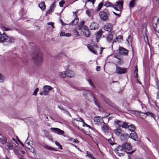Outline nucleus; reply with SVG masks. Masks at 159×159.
I'll list each match as a JSON object with an SVG mask.
<instances>
[{
  "label": "nucleus",
  "mask_w": 159,
  "mask_h": 159,
  "mask_svg": "<svg viewBox=\"0 0 159 159\" xmlns=\"http://www.w3.org/2000/svg\"><path fill=\"white\" fill-rule=\"evenodd\" d=\"M32 57L35 64L37 65L40 64L43 61V54L39 51H37L35 53H34Z\"/></svg>",
  "instance_id": "1"
},
{
  "label": "nucleus",
  "mask_w": 159,
  "mask_h": 159,
  "mask_svg": "<svg viewBox=\"0 0 159 159\" xmlns=\"http://www.w3.org/2000/svg\"><path fill=\"white\" fill-rule=\"evenodd\" d=\"M0 41L4 43L6 42L8 43H13L14 39L12 37H8L3 33L0 35Z\"/></svg>",
  "instance_id": "2"
},
{
  "label": "nucleus",
  "mask_w": 159,
  "mask_h": 159,
  "mask_svg": "<svg viewBox=\"0 0 159 159\" xmlns=\"http://www.w3.org/2000/svg\"><path fill=\"white\" fill-rule=\"evenodd\" d=\"M152 25L155 30L159 33V18H158L155 17L153 18Z\"/></svg>",
  "instance_id": "3"
},
{
  "label": "nucleus",
  "mask_w": 159,
  "mask_h": 159,
  "mask_svg": "<svg viewBox=\"0 0 159 159\" xmlns=\"http://www.w3.org/2000/svg\"><path fill=\"white\" fill-rule=\"evenodd\" d=\"M123 2L122 0H119L117 1L113 5V7L117 11H121V9L123 8Z\"/></svg>",
  "instance_id": "4"
},
{
  "label": "nucleus",
  "mask_w": 159,
  "mask_h": 159,
  "mask_svg": "<svg viewBox=\"0 0 159 159\" xmlns=\"http://www.w3.org/2000/svg\"><path fill=\"white\" fill-rule=\"evenodd\" d=\"M115 134L118 136H122L123 137H125L126 138L129 136V134L127 133H123V131L120 128H118L114 130Z\"/></svg>",
  "instance_id": "5"
},
{
  "label": "nucleus",
  "mask_w": 159,
  "mask_h": 159,
  "mask_svg": "<svg viewBox=\"0 0 159 159\" xmlns=\"http://www.w3.org/2000/svg\"><path fill=\"white\" fill-rule=\"evenodd\" d=\"M108 12L107 10L101 11L99 13L100 18L103 20H106L108 18Z\"/></svg>",
  "instance_id": "6"
},
{
  "label": "nucleus",
  "mask_w": 159,
  "mask_h": 159,
  "mask_svg": "<svg viewBox=\"0 0 159 159\" xmlns=\"http://www.w3.org/2000/svg\"><path fill=\"white\" fill-rule=\"evenodd\" d=\"M115 152L116 154L120 157L124 156L125 154V150L121 146H118L115 149Z\"/></svg>",
  "instance_id": "7"
},
{
  "label": "nucleus",
  "mask_w": 159,
  "mask_h": 159,
  "mask_svg": "<svg viewBox=\"0 0 159 159\" xmlns=\"http://www.w3.org/2000/svg\"><path fill=\"white\" fill-rule=\"evenodd\" d=\"M53 88L51 86L48 85H45L44 87L43 91L41 92L40 93L41 95H47L49 93V90H51Z\"/></svg>",
  "instance_id": "8"
},
{
  "label": "nucleus",
  "mask_w": 159,
  "mask_h": 159,
  "mask_svg": "<svg viewBox=\"0 0 159 159\" xmlns=\"http://www.w3.org/2000/svg\"><path fill=\"white\" fill-rule=\"evenodd\" d=\"M84 35L86 37H89L90 35L89 30L88 27L86 25H84L81 29Z\"/></svg>",
  "instance_id": "9"
},
{
  "label": "nucleus",
  "mask_w": 159,
  "mask_h": 159,
  "mask_svg": "<svg viewBox=\"0 0 159 159\" xmlns=\"http://www.w3.org/2000/svg\"><path fill=\"white\" fill-rule=\"evenodd\" d=\"M50 129L54 132L55 133L59 135H63L64 134V132L63 130L58 128L51 127L50 128Z\"/></svg>",
  "instance_id": "10"
},
{
  "label": "nucleus",
  "mask_w": 159,
  "mask_h": 159,
  "mask_svg": "<svg viewBox=\"0 0 159 159\" xmlns=\"http://www.w3.org/2000/svg\"><path fill=\"white\" fill-rule=\"evenodd\" d=\"M119 52L121 55L127 56L128 55L129 51L123 47H120L119 48Z\"/></svg>",
  "instance_id": "11"
},
{
  "label": "nucleus",
  "mask_w": 159,
  "mask_h": 159,
  "mask_svg": "<svg viewBox=\"0 0 159 159\" xmlns=\"http://www.w3.org/2000/svg\"><path fill=\"white\" fill-rule=\"evenodd\" d=\"M113 25L112 24L110 23L106 24L104 26V30L111 32L112 31Z\"/></svg>",
  "instance_id": "12"
},
{
  "label": "nucleus",
  "mask_w": 159,
  "mask_h": 159,
  "mask_svg": "<svg viewBox=\"0 0 159 159\" xmlns=\"http://www.w3.org/2000/svg\"><path fill=\"white\" fill-rule=\"evenodd\" d=\"M126 71L125 68L116 67V72L118 74H124L126 72Z\"/></svg>",
  "instance_id": "13"
},
{
  "label": "nucleus",
  "mask_w": 159,
  "mask_h": 159,
  "mask_svg": "<svg viewBox=\"0 0 159 159\" xmlns=\"http://www.w3.org/2000/svg\"><path fill=\"white\" fill-rule=\"evenodd\" d=\"M94 121L95 124L99 125L104 122L102 118L99 116L95 117L94 118Z\"/></svg>",
  "instance_id": "14"
},
{
  "label": "nucleus",
  "mask_w": 159,
  "mask_h": 159,
  "mask_svg": "<svg viewBox=\"0 0 159 159\" xmlns=\"http://www.w3.org/2000/svg\"><path fill=\"white\" fill-rule=\"evenodd\" d=\"M99 24L95 22H93L91 23L90 25V28L91 30H95L98 29Z\"/></svg>",
  "instance_id": "15"
},
{
  "label": "nucleus",
  "mask_w": 159,
  "mask_h": 159,
  "mask_svg": "<svg viewBox=\"0 0 159 159\" xmlns=\"http://www.w3.org/2000/svg\"><path fill=\"white\" fill-rule=\"evenodd\" d=\"M122 147L125 149L129 150L132 149V146L130 144L128 143H123L122 145Z\"/></svg>",
  "instance_id": "16"
},
{
  "label": "nucleus",
  "mask_w": 159,
  "mask_h": 159,
  "mask_svg": "<svg viewBox=\"0 0 159 159\" xmlns=\"http://www.w3.org/2000/svg\"><path fill=\"white\" fill-rule=\"evenodd\" d=\"M6 143V148L7 150H11L13 149V143L12 142L8 141Z\"/></svg>",
  "instance_id": "17"
},
{
  "label": "nucleus",
  "mask_w": 159,
  "mask_h": 159,
  "mask_svg": "<svg viewBox=\"0 0 159 159\" xmlns=\"http://www.w3.org/2000/svg\"><path fill=\"white\" fill-rule=\"evenodd\" d=\"M102 130L105 133H107L109 130L108 126L104 123L103 122V125L101 126Z\"/></svg>",
  "instance_id": "18"
},
{
  "label": "nucleus",
  "mask_w": 159,
  "mask_h": 159,
  "mask_svg": "<svg viewBox=\"0 0 159 159\" xmlns=\"http://www.w3.org/2000/svg\"><path fill=\"white\" fill-rule=\"evenodd\" d=\"M66 77L69 78H72L74 77L75 76L74 73L72 71L68 70H66Z\"/></svg>",
  "instance_id": "19"
},
{
  "label": "nucleus",
  "mask_w": 159,
  "mask_h": 159,
  "mask_svg": "<svg viewBox=\"0 0 159 159\" xmlns=\"http://www.w3.org/2000/svg\"><path fill=\"white\" fill-rule=\"evenodd\" d=\"M56 6L55 3H52L50 7L49 10L46 12V14L47 15L50 13L51 12H52L55 9Z\"/></svg>",
  "instance_id": "20"
},
{
  "label": "nucleus",
  "mask_w": 159,
  "mask_h": 159,
  "mask_svg": "<svg viewBox=\"0 0 159 159\" xmlns=\"http://www.w3.org/2000/svg\"><path fill=\"white\" fill-rule=\"evenodd\" d=\"M102 33L103 31L101 30L97 32L96 34V39L97 42L98 41L99 39L101 37Z\"/></svg>",
  "instance_id": "21"
},
{
  "label": "nucleus",
  "mask_w": 159,
  "mask_h": 159,
  "mask_svg": "<svg viewBox=\"0 0 159 159\" xmlns=\"http://www.w3.org/2000/svg\"><path fill=\"white\" fill-rule=\"evenodd\" d=\"M7 138L0 134V142L3 144L6 143Z\"/></svg>",
  "instance_id": "22"
},
{
  "label": "nucleus",
  "mask_w": 159,
  "mask_h": 159,
  "mask_svg": "<svg viewBox=\"0 0 159 159\" xmlns=\"http://www.w3.org/2000/svg\"><path fill=\"white\" fill-rule=\"evenodd\" d=\"M114 33L113 31L111 32L107 36V39L108 41L110 42L112 40L113 38V34H114Z\"/></svg>",
  "instance_id": "23"
},
{
  "label": "nucleus",
  "mask_w": 159,
  "mask_h": 159,
  "mask_svg": "<svg viewBox=\"0 0 159 159\" xmlns=\"http://www.w3.org/2000/svg\"><path fill=\"white\" fill-rule=\"evenodd\" d=\"M129 137L135 141L138 139L137 135L134 132H133V133H131L130 134Z\"/></svg>",
  "instance_id": "24"
},
{
  "label": "nucleus",
  "mask_w": 159,
  "mask_h": 159,
  "mask_svg": "<svg viewBox=\"0 0 159 159\" xmlns=\"http://www.w3.org/2000/svg\"><path fill=\"white\" fill-rule=\"evenodd\" d=\"M87 47L89 49L91 52L94 53V54H96L97 52L90 45L88 44L87 45Z\"/></svg>",
  "instance_id": "25"
},
{
  "label": "nucleus",
  "mask_w": 159,
  "mask_h": 159,
  "mask_svg": "<svg viewBox=\"0 0 159 159\" xmlns=\"http://www.w3.org/2000/svg\"><path fill=\"white\" fill-rule=\"evenodd\" d=\"M137 0H132L129 3V6L130 8H132L134 7L135 5Z\"/></svg>",
  "instance_id": "26"
},
{
  "label": "nucleus",
  "mask_w": 159,
  "mask_h": 159,
  "mask_svg": "<svg viewBox=\"0 0 159 159\" xmlns=\"http://www.w3.org/2000/svg\"><path fill=\"white\" fill-rule=\"evenodd\" d=\"M39 7L42 10H45L46 8V6L45 3L43 2H41L39 4Z\"/></svg>",
  "instance_id": "27"
},
{
  "label": "nucleus",
  "mask_w": 159,
  "mask_h": 159,
  "mask_svg": "<svg viewBox=\"0 0 159 159\" xmlns=\"http://www.w3.org/2000/svg\"><path fill=\"white\" fill-rule=\"evenodd\" d=\"M127 128L129 130L134 131L135 129V127L133 125H130L128 126Z\"/></svg>",
  "instance_id": "28"
},
{
  "label": "nucleus",
  "mask_w": 159,
  "mask_h": 159,
  "mask_svg": "<svg viewBox=\"0 0 159 159\" xmlns=\"http://www.w3.org/2000/svg\"><path fill=\"white\" fill-rule=\"evenodd\" d=\"M123 40V37L121 35H119L116 36L113 41V42H116V41H120L121 40Z\"/></svg>",
  "instance_id": "29"
},
{
  "label": "nucleus",
  "mask_w": 159,
  "mask_h": 159,
  "mask_svg": "<svg viewBox=\"0 0 159 159\" xmlns=\"http://www.w3.org/2000/svg\"><path fill=\"white\" fill-rule=\"evenodd\" d=\"M59 76L61 78H64L66 77V73L65 72H60L59 74Z\"/></svg>",
  "instance_id": "30"
},
{
  "label": "nucleus",
  "mask_w": 159,
  "mask_h": 159,
  "mask_svg": "<svg viewBox=\"0 0 159 159\" xmlns=\"http://www.w3.org/2000/svg\"><path fill=\"white\" fill-rule=\"evenodd\" d=\"M1 29L5 31H8L11 30V29L7 27L4 25H2L1 27Z\"/></svg>",
  "instance_id": "31"
},
{
  "label": "nucleus",
  "mask_w": 159,
  "mask_h": 159,
  "mask_svg": "<svg viewBox=\"0 0 159 159\" xmlns=\"http://www.w3.org/2000/svg\"><path fill=\"white\" fill-rule=\"evenodd\" d=\"M78 21L79 19L78 18H75L71 21V24L72 25H75L78 23Z\"/></svg>",
  "instance_id": "32"
},
{
  "label": "nucleus",
  "mask_w": 159,
  "mask_h": 159,
  "mask_svg": "<svg viewBox=\"0 0 159 159\" xmlns=\"http://www.w3.org/2000/svg\"><path fill=\"white\" fill-rule=\"evenodd\" d=\"M84 23V20H82L79 24V28L78 29L79 30H81L82 29L83 27V25Z\"/></svg>",
  "instance_id": "33"
},
{
  "label": "nucleus",
  "mask_w": 159,
  "mask_h": 159,
  "mask_svg": "<svg viewBox=\"0 0 159 159\" xmlns=\"http://www.w3.org/2000/svg\"><path fill=\"white\" fill-rule=\"evenodd\" d=\"M115 122L118 125V127H121L123 122L120 120H116L115 121Z\"/></svg>",
  "instance_id": "34"
},
{
  "label": "nucleus",
  "mask_w": 159,
  "mask_h": 159,
  "mask_svg": "<svg viewBox=\"0 0 159 159\" xmlns=\"http://www.w3.org/2000/svg\"><path fill=\"white\" fill-rule=\"evenodd\" d=\"M142 34L144 35V36H146L147 34V30L146 28H143L142 29Z\"/></svg>",
  "instance_id": "35"
},
{
  "label": "nucleus",
  "mask_w": 159,
  "mask_h": 159,
  "mask_svg": "<svg viewBox=\"0 0 159 159\" xmlns=\"http://www.w3.org/2000/svg\"><path fill=\"white\" fill-rule=\"evenodd\" d=\"M142 114H146L147 116H150L152 117H153V118L155 120V118L154 117V115L151 112H147L146 113H142Z\"/></svg>",
  "instance_id": "36"
},
{
  "label": "nucleus",
  "mask_w": 159,
  "mask_h": 159,
  "mask_svg": "<svg viewBox=\"0 0 159 159\" xmlns=\"http://www.w3.org/2000/svg\"><path fill=\"white\" fill-rule=\"evenodd\" d=\"M87 156L89 157V158L91 159H94V158L93 157L92 155L90 153V152L87 151L86 152Z\"/></svg>",
  "instance_id": "37"
},
{
  "label": "nucleus",
  "mask_w": 159,
  "mask_h": 159,
  "mask_svg": "<svg viewBox=\"0 0 159 159\" xmlns=\"http://www.w3.org/2000/svg\"><path fill=\"white\" fill-rule=\"evenodd\" d=\"M128 123L124 122H123V123L122 124V125H121V127L122 128L126 129L127 128L128 126Z\"/></svg>",
  "instance_id": "38"
},
{
  "label": "nucleus",
  "mask_w": 159,
  "mask_h": 159,
  "mask_svg": "<svg viewBox=\"0 0 159 159\" xmlns=\"http://www.w3.org/2000/svg\"><path fill=\"white\" fill-rule=\"evenodd\" d=\"M55 144L59 147V148L61 150L62 149V147L61 145L59 143V142H58L57 141H56L55 142Z\"/></svg>",
  "instance_id": "39"
},
{
  "label": "nucleus",
  "mask_w": 159,
  "mask_h": 159,
  "mask_svg": "<svg viewBox=\"0 0 159 159\" xmlns=\"http://www.w3.org/2000/svg\"><path fill=\"white\" fill-rule=\"evenodd\" d=\"M74 33L76 37H78L79 36V34L76 28H75L74 29Z\"/></svg>",
  "instance_id": "40"
},
{
  "label": "nucleus",
  "mask_w": 159,
  "mask_h": 159,
  "mask_svg": "<svg viewBox=\"0 0 159 159\" xmlns=\"http://www.w3.org/2000/svg\"><path fill=\"white\" fill-rule=\"evenodd\" d=\"M103 5V3L102 2L100 3L98 5V10L99 11L101 9Z\"/></svg>",
  "instance_id": "41"
},
{
  "label": "nucleus",
  "mask_w": 159,
  "mask_h": 159,
  "mask_svg": "<svg viewBox=\"0 0 159 159\" xmlns=\"http://www.w3.org/2000/svg\"><path fill=\"white\" fill-rule=\"evenodd\" d=\"M117 13H116L114 11H113V12L116 16H117L118 17H120V16L121 11H120V12L119 11H117Z\"/></svg>",
  "instance_id": "42"
},
{
  "label": "nucleus",
  "mask_w": 159,
  "mask_h": 159,
  "mask_svg": "<svg viewBox=\"0 0 159 159\" xmlns=\"http://www.w3.org/2000/svg\"><path fill=\"white\" fill-rule=\"evenodd\" d=\"M5 78L4 76L0 74V82H3Z\"/></svg>",
  "instance_id": "43"
},
{
  "label": "nucleus",
  "mask_w": 159,
  "mask_h": 159,
  "mask_svg": "<svg viewBox=\"0 0 159 159\" xmlns=\"http://www.w3.org/2000/svg\"><path fill=\"white\" fill-rule=\"evenodd\" d=\"M73 120H75L77 121H79V122H81L83 121V119H82V118L80 117L78 119H73Z\"/></svg>",
  "instance_id": "44"
},
{
  "label": "nucleus",
  "mask_w": 159,
  "mask_h": 159,
  "mask_svg": "<svg viewBox=\"0 0 159 159\" xmlns=\"http://www.w3.org/2000/svg\"><path fill=\"white\" fill-rule=\"evenodd\" d=\"M155 105L157 108L159 109V100H156V101Z\"/></svg>",
  "instance_id": "45"
},
{
  "label": "nucleus",
  "mask_w": 159,
  "mask_h": 159,
  "mask_svg": "<svg viewBox=\"0 0 159 159\" xmlns=\"http://www.w3.org/2000/svg\"><path fill=\"white\" fill-rule=\"evenodd\" d=\"M93 96V100L95 104H96V105L98 106V107H99V105H98V104L97 103V102H96V99L95 98V97L94 96Z\"/></svg>",
  "instance_id": "46"
},
{
  "label": "nucleus",
  "mask_w": 159,
  "mask_h": 159,
  "mask_svg": "<svg viewBox=\"0 0 159 159\" xmlns=\"http://www.w3.org/2000/svg\"><path fill=\"white\" fill-rule=\"evenodd\" d=\"M39 91V89L38 88H37L36 89L34 90L33 93V94L34 95H36L37 94V93Z\"/></svg>",
  "instance_id": "47"
},
{
  "label": "nucleus",
  "mask_w": 159,
  "mask_h": 159,
  "mask_svg": "<svg viewBox=\"0 0 159 159\" xmlns=\"http://www.w3.org/2000/svg\"><path fill=\"white\" fill-rule=\"evenodd\" d=\"M111 3L108 2H105L104 5L106 7H109L111 6Z\"/></svg>",
  "instance_id": "48"
},
{
  "label": "nucleus",
  "mask_w": 159,
  "mask_h": 159,
  "mask_svg": "<svg viewBox=\"0 0 159 159\" xmlns=\"http://www.w3.org/2000/svg\"><path fill=\"white\" fill-rule=\"evenodd\" d=\"M86 14H87L89 16V17L91 16V13L90 11H89L88 10H87L86 11Z\"/></svg>",
  "instance_id": "49"
},
{
  "label": "nucleus",
  "mask_w": 159,
  "mask_h": 159,
  "mask_svg": "<svg viewBox=\"0 0 159 159\" xmlns=\"http://www.w3.org/2000/svg\"><path fill=\"white\" fill-rule=\"evenodd\" d=\"M65 2L64 0H62L59 3V6L61 7H62L63 6V5L64 4Z\"/></svg>",
  "instance_id": "50"
},
{
  "label": "nucleus",
  "mask_w": 159,
  "mask_h": 159,
  "mask_svg": "<svg viewBox=\"0 0 159 159\" xmlns=\"http://www.w3.org/2000/svg\"><path fill=\"white\" fill-rule=\"evenodd\" d=\"M87 94H89L90 96L93 98V96H92V95L93 96H94V95H93V93L90 91H89V90L87 91Z\"/></svg>",
  "instance_id": "51"
},
{
  "label": "nucleus",
  "mask_w": 159,
  "mask_h": 159,
  "mask_svg": "<svg viewBox=\"0 0 159 159\" xmlns=\"http://www.w3.org/2000/svg\"><path fill=\"white\" fill-rule=\"evenodd\" d=\"M43 147L47 149L50 150L51 147L49 146H48V145H45L43 146Z\"/></svg>",
  "instance_id": "52"
},
{
  "label": "nucleus",
  "mask_w": 159,
  "mask_h": 159,
  "mask_svg": "<svg viewBox=\"0 0 159 159\" xmlns=\"http://www.w3.org/2000/svg\"><path fill=\"white\" fill-rule=\"evenodd\" d=\"M48 25H51L53 28H54V23L53 22H48L47 24Z\"/></svg>",
  "instance_id": "53"
},
{
  "label": "nucleus",
  "mask_w": 159,
  "mask_h": 159,
  "mask_svg": "<svg viewBox=\"0 0 159 159\" xmlns=\"http://www.w3.org/2000/svg\"><path fill=\"white\" fill-rule=\"evenodd\" d=\"M66 34L64 32H61L60 33L61 36H66Z\"/></svg>",
  "instance_id": "54"
},
{
  "label": "nucleus",
  "mask_w": 159,
  "mask_h": 159,
  "mask_svg": "<svg viewBox=\"0 0 159 159\" xmlns=\"http://www.w3.org/2000/svg\"><path fill=\"white\" fill-rule=\"evenodd\" d=\"M73 142H74L76 143H79V141L76 139H74V140H73Z\"/></svg>",
  "instance_id": "55"
},
{
  "label": "nucleus",
  "mask_w": 159,
  "mask_h": 159,
  "mask_svg": "<svg viewBox=\"0 0 159 159\" xmlns=\"http://www.w3.org/2000/svg\"><path fill=\"white\" fill-rule=\"evenodd\" d=\"M157 100H159V91L157 92Z\"/></svg>",
  "instance_id": "56"
},
{
  "label": "nucleus",
  "mask_w": 159,
  "mask_h": 159,
  "mask_svg": "<svg viewBox=\"0 0 159 159\" xmlns=\"http://www.w3.org/2000/svg\"><path fill=\"white\" fill-rule=\"evenodd\" d=\"M95 0H88V2H91L93 4L94 3Z\"/></svg>",
  "instance_id": "57"
},
{
  "label": "nucleus",
  "mask_w": 159,
  "mask_h": 159,
  "mask_svg": "<svg viewBox=\"0 0 159 159\" xmlns=\"http://www.w3.org/2000/svg\"><path fill=\"white\" fill-rule=\"evenodd\" d=\"M58 107L60 109H61V110H63V111H65V109H64L63 108V107H61V106H58Z\"/></svg>",
  "instance_id": "58"
},
{
  "label": "nucleus",
  "mask_w": 159,
  "mask_h": 159,
  "mask_svg": "<svg viewBox=\"0 0 159 159\" xmlns=\"http://www.w3.org/2000/svg\"><path fill=\"white\" fill-rule=\"evenodd\" d=\"M134 74H135V75H134V77L136 78H137L138 76V72H134Z\"/></svg>",
  "instance_id": "59"
},
{
  "label": "nucleus",
  "mask_w": 159,
  "mask_h": 159,
  "mask_svg": "<svg viewBox=\"0 0 159 159\" xmlns=\"http://www.w3.org/2000/svg\"><path fill=\"white\" fill-rule=\"evenodd\" d=\"M138 70L137 66H136L135 67V70L134 72H138Z\"/></svg>",
  "instance_id": "60"
},
{
  "label": "nucleus",
  "mask_w": 159,
  "mask_h": 159,
  "mask_svg": "<svg viewBox=\"0 0 159 159\" xmlns=\"http://www.w3.org/2000/svg\"><path fill=\"white\" fill-rule=\"evenodd\" d=\"M72 123L74 125L75 127H76L77 128H78V129H79V126H77V125H75V122L73 121L72 122Z\"/></svg>",
  "instance_id": "61"
},
{
  "label": "nucleus",
  "mask_w": 159,
  "mask_h": 159,
  "mask_svg": "<svg viewBox=\"0 0 159 159\" xmlns=\"http://www.w3.org/2000/svg\"><path fill=\"white\" fill-rule=\"evenodd\" d=\"M100 67L99 66H97L96 67V70L97 71H99L100 70Z\"/></svg>",
  "instance_id": "62"
},
{
  "label": "nucleus",
  "mask_w": 159,
  "mask_h": 159,
  "mask_svg": "<svg viewBox=\"0 0 159 159\" xmlns=\"http://www.w3.org/2000/svg\"><path fill=\"white\" fill-rule=\"evenodd\" d=\"M71 35V34L70 33H67L66 34L65 36L69 37Z\"/></svg>",
  "instance_id": "63"
},
{
  "label": "nucleus",
  "mask_w": 159,
  "mask_h": 159,
  "mask_svg": "<svg viewBox=\"0 0 159 159\" xmlns=\"http://www.w3.org/2000/svg\"><path fill=\"white\" fill-rule=\"evenodd\" d=\"M50 150L54 151H57V150H56L55 149L51 147Z\"/></svg>",
  "instance_id": "64"
}]
</instances>
